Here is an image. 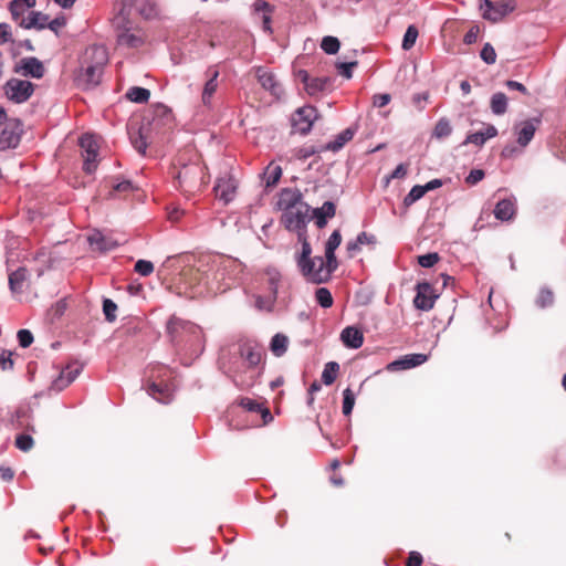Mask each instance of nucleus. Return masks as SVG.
Instances as JSON below:
<instances>
[{"label":"nucleus","instance_id":"4c0bfd02","mask_svg":"<svg viewBox=\"0 0 566 566\" xmlns=\"http://www.w3.org/2000/svg\"><path fill=\"white\" fill-rule=\"evenodd\" d=\"M554 302H555V296H554L553 291L547 286L541 287L538 291V294L535 298L536 307L544 310V308L553 306Z\"/></svg>","mask_w":566,"mask_h":566},{"label":"nucleus","instance_id":"412c9836","mask_svg":"<svg viewBox=\"0 0 566 566\" xmlns=\"http://www.w3.org/2000/svg\"><path fill=\"white\" fill-rule=\"evenodd\" d=\"M493 214L496 220L502 222L513 220L516 214V198L512 195L497 201L493 209Z\"/></svg>","mask_w":566,"mask_h":566},{"label":"nucleus","instance_id":"c85d7f7f","mask_svg":"<svg viewBox=\"0 0 566 566\" xmlns=\"http://www.w3.org/2000/svg\"><path fill=\"white\" fill-rule=\"evenodd\" d=\"M235 189H237V182L231 177L218 178L216 186H214L217 196L224 202H229L232 200Z\"/></svg>","mask_w":566,"mask_h":566},{"label":"nucleus","instance_id":"603ef678","mask_svg":"<svg viewBox=\"0 0 566 566\" xmlns=\"http://www.w3.org/2000/svg\"><path fill=\"white\" fill-rule=\"evenodd\" d=\"M135 189L134 184L129 179H123L113 185L112 190L108 193L109 198H115L116 192H129Z\"/></svg>","mask_w":566,"mask_h":566},{"label":"nucleus","instance_id":"5701e85b","mask_svg":"<svg viewBox=\"0 0 566 566\" xmlns=\"http://www.w3.org/2000/svg\"><path fill=\"white\" fill-rule=\"evenodd\" d=\"M83 61L84 63L93 64L104 70V66L108 62V53L106 48L102 44H93L88 46L85 51Z\"/></svg>","mask_w":566,"mask_h":566},{"label":"nucleus","instance_id":"20e7f679","mask_svg":"<svg viewBox=\"0 0 566 566\" xmlns=\"http://www.w3.org/2000/svg\"><path fill=\"white\" fill-rule=\"evenodd\" d=\"M35 85L28 81L11 77L3 85L6 97L14 104L25 103L34 93Z\"/></svg>","mask_w":566,"mask_h":566},{"label":"nucleus","instance_id":"a211bd4d","mask_svg":"<svg viewBox=\"0 0 566 566\" xmlns=\"http://www.w3.org/2000/svg\"><path fill=\"white\" fill-rule=\"evenodd\" d=\"M303 201V195L297 188H283L280 191L279 200L276 206L283 212L293 210V208L301 207Z\"/></svg>","mask_w":566,"mask_h":566},{"label":"nucleus","instance_id":"13d9d810","mask_svg":"<svg viewBox=\"0 0 566 566\" xmlns=\"http://www.w3.org/2000/svg\"><path fill=\"white\" fill-rule=\"evenodd\" d=\"M18 344L22 348H28L34 340L33 334L30 329L21 328L17 333Z\"/></svg>","mask_w":566,"mask_h":566},{"label":"nucleus","instance_id":"7c9ffc66","mask_svg":"<svg viewBox=\"0 0 566 566\" xmlns=\"http://www.w3.org/2000/svg\"><path fill=\"white\" fill-rule=\"evenodd\" d=\"M289 345V337L285 334L276 333L272 336L270 342V350L275 357H282Z\"/></svg>","mask_w":566,"mask_h":566},{"label":"nucleus","instance_id":"5fc2aeb1","mask_svg":"<svg viewBox=\"0 0 566 566\" xmlns=\"http://www.w3.org/2000/svg\"><path fill=\"white\" fill-rule=\"evenodd\" d=\"M480 57L485 64H494L496 61V52L493 45L489 42L484 43L480 51Z\"/></svg>","mask_w":566,"mask_h":566},{"label":"nucleus","instance_id":"a19ab883","mask_svg":"<svg viewBox=\"0 0 566 566\" xmlns=\"http://www.w3.org/2000/svg\"><path fill=\"white\" fill-rule=\"evenodd\" d=\"M418 35H419L418 28L415 24L408 25L405 31L402 42H401L402 50L409 51L410 49H412L416 44Z\"/></svg>","mask_w":566,"mask_h":566},{"label":"nucleus","instance_id":"c03bdc74","mask_svg":"<svg viewBox=\"0 0 566 566\" xmlns=\"http://www.w3.org/2000/svg\"><path fill=\"white\" fill-rule=\"evenodd\" d=\"M315 301L323 308H329L333 306L334 303L333 295L327 287L316 289Z\"/></svg>","mask_w":566,"mask_h":566},{"label":"nucleus","instance_id":"37998d69","mask_svg":"<svg viewBox=\"0 0 566 566\" xmlns=\"http://www.w3.org/2000/svg\"><path fill=\"white\" fill-rule=\"evenodd\" d=\"M426 195V189L422 185H415L409 192L403 197L402 203L405 207H410Z\"/></svg>","mask_w":566,"mask_h":566},{"label":"nucleus","instance_id":"dca6fc26","mask_svg":"<svg viewBox=\"0 0 566 566\" xmlns=\"http://www.w3.org/2000/svg\"><path fill=\"white\" fill-rule=\"evenodd\" d=\"M255 75L259 84L268 92L271 93L276 98H280L284 94V90L282 85L276 80L275 75L269 71H266L263 66H258L255 70Z\"/></svg>","mask_w":566,"mask_h":566},{"label":"nucleus","instance_id":"680f3d73","mask_svg":"<svg viewBox=\"0 0 566 566\" xmlns=\"http://www.w3.org/2000/svg\"><path fill=\"white\" fill-rule=\"evenodd\" d=\"M485 177V171L481 168L471 169L468 176L465 177V182L470 186H475L480 181H482Z\"/></svg>","mask_w":566,"mask_h":566},{"label":"nucleus","instance_id":"f257e3e1","mask_svg":"<svg viewBox=\"0 0 566 566\" xmlns=\"http://www.w3.org/2000/svg\"><path fill=\"white\" fill-rule=\"evenodd\" d=\"M166 333L171 346L178 352H190L198 358L203 352V335L201 328L176 315H171L166 323Z\"/></svg>","mask_w":566,"mask_h":566},{"label":"nucleus","instance_id":"423d86ee","mask_svg":"<svg viewBox=\"0 0 566 566\" xmlns=\"http://www.w3.org/2000/svg\"><path fill=\"white\" fill-rule=\"evenodd\" d=\"M479 9L482 12L483 19L491 22H499L513 12L515 6L506 1L493 2L491 0H480Z\"/></svg>","mask_w":566,"mask_h":566},{"label":"nucleus","instance_id":"ddd939ff","mask_svg":"<svg viewBox=\"0 0 566 566\" xmlns=\"http://www.w3.org/2000/svg\"><path fill=\"white\" fill-rule=\"evenodd\" d=\"M103 69H99L93 64L82 62V66L76 74L75 81L78 86L85 90L94 88L101 83Z\"/></svg>","mask_w":566,"mask_h":566},{"label":"nucleus","instance_id":"f3484780","mask_svg":"<svg viewBox=\"0 0 566 566\" xmlns=\"http://www.w3.org/2000/svg\"><path fill=\"white\" fill-rule=\"evenodd\" d=\"M13 126H6L0 133V150L17 148L21 140L20 119L13 120Z\"/></svg>","mask_w":566,"mask_h":566},{"label":"nucleus","instance_id":"69168bd1","mask_svg":"<svg viewBox=\"0 0 566 566\" xmlns=\"http://www.w3.org/2000/svg\"><path fill=\"white\" fill-rule=\"evenodd\" d=\"M239 405L244 408L245 410L250 411V412H259V410H261V407L263 406L262 403L258 402L256 400L254 399H251V398H248V397H242L239 401Z\"/></svg>","mask_w":566,"mask_h":566},{"label":"nucleus","instance_id":"49530a36","mask_svg":"<svg viewBox=\"0 0 566 566\" xmlns=\"http://www.w3.org/2000/svg\"><path fill=\"white\" fill-rule=\"evenodd\" d=\"M282 177L281 166H269L264 172L265 186L268 188L276 186Z\"/></svg>","mask_w":566,"mask_h":566},{"label":"nucleus","instance_id":"4be33fe9","mask_svg":"<svg viewBox=\"0 0 566 566\" xmlns=\"http://www.w3.org/2000/svg\"><path fill=\"white\" fill-rule=\"evenodd\" d=\"M339 339L346 348L358 349L364 344V334L359 327L349 325L343 328Z\"/></svg>","mask_w":566,"mask_h":566},{"label":"nucleus","instance_id":"473e14b6","mask_svg":"<svg viewBox=\"0 0 566 566\" xmlns=\"http://www.w3.org/2000/svg\"><path fill=\"white\" fill-rule=\"evenodd\" d=\"M27 273L28 270L24 266H20L9 274V289L11 292L18 293L22 291Z\"/></svg>","mask_w":566,"mask_h":566},{"label":"nucleus","instance_id":"864d4df0","mask_svg":"<svg viewBox=\"0 0 566 566\" xmlns=\"http://www.w3.org/2000/svg\"><path fill=\"white\" fill-rule=\"evenodd\" d=\"M15 447L23 451V452H28L30 451L32 448H33V444H34V440L33 438L28 434V433H20L15 437V442H14Z\"/></svg>","mask_w":566,"mask_h":566},{"label":"nucleus","instance_id":"9b49d317","mask_svg":"<svg viewBox=\"0 0 566 566\" xmlns=\"http://www.w3.org/2000/svg\"><path fill=\"white\" fill-rule=\"evenodd\" d=\"M313 248L311 242L301 243V250L295 252L294 261L298 272L308 281L313 266L316 264V256H312Z\"/></svg>","mask_w":566,"mask_h":566},{"label":"nucleus","instance_id":"aec40b11","mask_svg":"<svg viewBox=\"0 0 566 566\" xmlns=\"http://www.w3.org/2000/svg\"><path fill=\"white\" fill-rule=\"evenodd\" d=\"M311 220L313 219L317 228L323 229L327 226L329 219L336 214V205L327 200L321 207L312 208L310 211Z\"/></svg>","mask_w":566,"mask_h":566},{"label":"nucleus","instance_id":"393cba45","mask_svg":"<svg viewBox=\"0 0 566 566\" xmlns=\"http://www.w3.org/2000/svg\"><path fill=\"white\" fill-rule=\"evenodd\" d=\"M146 390L159 403L169 405L174 400V392L167 384L151 381Z\"/></svg>","mask_w":566,"mask_h":566},{"label":"nucleus","instance_id":"7ed1b4c3","mask_svg":"<svg viewBox=\"0 0 566 566\" xmlns=\"http://www.w3.org/2000/svg\"><path fill=\"white\" fill-rule=\"evenodd\" d=\"M316 264L313 266L308 281L312 284H324L332 280L334 272L338 269L336 252L324 251V256L316 255Z\"/></svg>","mask_w":566,"mask_h":566},{"label":"nucleus","instance_id":"338daca9","mask_svg":"<svg viewBox=\"0 0 566 566\" xmlns=\"http://www.w3.org/2000/svg\"><path fill=\"white\" fill-rule=\"evenodd\" d=\"M12 352L2 349L0 354V368L2 370H12L14 366V361L11 358Z\"/></svg>","mask_w":566,"mask_h":566},{"label":"nucleus","instance_id":"79ce46f5","mask_svg":"<svg viewBox=\"0 0 566 566\" xmlns=\"http://www.w3.org/2000/svg\"><path fill=\"white\" fill-rule=\"evenodd\" d=\"M321 49L328 55L336 54L340 49V41L333 35H325L321 41Z\"/></svg>","mask_w":566,"mask_h":566},{"label":"nucleus","instance_id":"6ab92c4d","mask_svg":"<svg viewBox=\"0 0 566 566\" xmlns=\"http://www.w3.org/2000/svg\"><path fill=\"white\" fill-rule=\"evenodd\" d=\"M82 370V364H78L74 368L72 365H67L66 368L63 369L55 379H53L50 389L56 392L62 391L80 376Z\"/></svg>","mask_w":566,"mask_h":566},{"label":"nucleus","instance_id":"3c124183","mask_svg":"<svg viewBox=\"0 0 566 566\" xmlns=\"http://www.w3.org/2000/svg\"><path fill=\"white\" fill-rule=\"evenodd\" d=\"M440 260L438 252H428L417 256V262L421 268L430 269L434 266Z\"/></svg>","mask_w":566,"mask_h":566},{"label":"nucleus","instance_id":"09e8293b","mask_svg":"<svg viewBox=\"0 0 566 566\" xmlns=\"http://www.w3.org/2000/svg\"><path fill=\"white\" fill-rule=\"evenodd\" d=\"M102 308L105 319L108 323H113L116 319L117 304L113 300L104 297Z\"/></svg>","mask_w":566,"mask_h":566},{"label":"nucleus","instance_id":"1a4fd4ad","mask_svg":"<svg viewBox=\"0 0 566 566\" xmlns=\"http://www.w3.org/2000/svg\"><path fill=\"white\" fill-rule=\"evenodd\" d=\"M317 117V111L313 106L298 107L291 117L292 127L301 135H307Z\"/></svg>","mask_w":566,"mask_h":566},{"label":"nucleus","instance_id":"39448f33","mask_svg":"<svg viewBox=\"0 0 566 566\" xmlns=\"http://www.w3.org/2000/svg\"><path fill=\"white\" fill-rule=\"evenodd\" d=\"M82 149L83 170L91 175L97 168L98 144L92 135L85 134L78 140Z\"/></svg>","mask_w":566,"mask_h":566},{"label":"nucleus","instance_id":"c756f323","mask_svg":"<svg viewBox=\"0 0 566 566\" xmlns=\"http://www.w3.org/2000/svg\"><path fill=\"white\" fill-rule=\"evenodd\" d=\"M377 239L374 234L365 231L357 234L355 240H350L346 243V250L349 256H353L356 252L360 251L363 244H375Z\"/></svg>","mask_w":566,"mask_h":566},{"label":"nucleus","instance_id":"2f4dec72","mask_svg":"<svg viewBox=\"0 0 566 566\" xmlns=\"http://www.w3.org/2000/svg\"><path fill=\"white\" fill-rule=\"evenodd\" d=\"M509 105L507 96L502 92H496L492 94L490 99V108L491 112L496 115L501 116L506 113Z\"/></svg>","mask_w":566,"mask_h":566},{"label":"nucleus","instance_id":"6e6d98bb","mask_svg":"<svg viewBox=\"0 0 566 566\" xmlns=\"http://www.w3.org/2000/svg\"><path fill=\"white\" fill-rule=\"evenodd\" d=\"M342 243V234L339 230H334L331 235L328 237L327 241L324 245V251H332L336 252L338 247Z\"/></svg>","mask_w":566,"mask_h":566},{"label":"nucleus","instance_id":"f704fd0d","mask_svg":"<svg viewBox=\"0 0 566 566\" xmlns=\"http://www.w3.org/2000/svg\"><path fill=\"white\" fill-rule=\"evenodd\" d=\"M239 355L248 361L249 367L258 366L262 359V352L250 345H241Z\"/></svg>","mask_w":566,"mask_h":566},{"label":"nucleus","instance_id":"bb28decb","mask_svg":"<svg viewBox=\"0 0 566 566\" xmlns=\"http://www.w3.org/2000/svg\"><path fill=\"white\" fill-rule=\"evenodd\" d=\"M49 15L41 11H31L27 18H22L19 21V27L25 30H44L46 29V21Z\"/></svg>","mask_w":566,"mask_h":566},{"label":"nucleus","instance_id":"c9c22d12","mask_svg":"<svg viewBox=\"0 0 566 566\" xmlns=\"http://www.w3.org/2000/svg\"><path fill=\"white\" fill-rule=\"evenodd\" d=\"M126 98L136 104L147 103L150 98V91L142 86H132L125 94Z\"/></svg>","mask_w":566,"mask_h":566},{"label":"nucleus","instance_id":"774afa93","mask_svg":"<svg viewBox=\"0 0 566 566\" xmlns=\"http://www.w3.org/2000/svg\"><path fill=\"white\" fill-rule=\"evenodd\" d=\"M321 151H322L321 148H317L315 146H303L297 149L296 157L300 160H306L307 158H310Z\"/></svg>","mask_w":566,"mask_h":566},{"label":"nucleus","instance_id":"0e129e2a","mask_svg":"<svg viewBox=\"0 0 566 566\" xmlns=\"http://www.w3.org/2000/svg\"><path fill=\"white\" fill-rule=\"evenodd\" d=\"M8 10L11 14V18L13 21H15L19 24V21L24 18L23 14L25 12V8L22 6H19L17 2L10 1L8 3Z\"/></svg>","mask_w":566,"mask_h":566},{"label":"nucleus","instance_id":"052dcab7","mask_svg":"<svg viewBox=\"0 0 566 566\" xmlns=\"http://www.w3.org/2000/svg\"><path fill=\"white\" fill-rule=\"evenodd\" d=\"M485 143H486V139H485L482 130H478L474 133H469L461 145L465 146L468 144H473L478 147H482Z\"/></svg>","mask_w":566,"mask_h":566},{"label":"nucleus","instance_id":"a18cd8bd","mask_svg":"<svg viewBox=\"0 0 566 566\" xmlns=\"http://www.w3.org/2000/svg\"><path fill=\"white\" fill-rule=\"evenodd\" d=\"M356 397L354 391L347 387L343 390V406L342 411L345 417L352 415L353 409L355 407Z\"/></svg>","mask_w":566,"mask_h":566},{"label":"nucleus","instance_id":"e433bc0d","mask_svg":"<svg viewBox=\"0 0 566 566\" xmlns=\"http://www.w3.org/2000/svg\"><path fill=\"white\" fill-rule=\"evenodd\" d=\"M232 265H233V262L232 261H228V264H223L222 266H219L218 270L214 273V277L213 279L217 282H223V286H218V289L223 291V292L227 291L228 289H230L231 285L233 284V281H232V279L229 275L230 268Z\"/></svg>","mask_w":566,"mask_h":566},{"label":"nucleus","instance_id":"58836bf2","mask_svg":"<svg viewBox=\"0 0 566 566\" xmlns=\"http://www.w3.org/2000/svg\"><path fill=\"white\" fill-rule=\"evenodd\" d=\"M339 371V364L337 361H328L325 364L324 369L322 371V382L325 386H331L335 382L337 375Z\"/></svg>","mask_w":566,"mask_h":566},{"label":"nucleus","instance_id":"de8ad7c7","mask_svg":"<svg viewBox=\"0 0 566 566\" xmlns=\"http://www.w3.org/2000/svg\"><path fill=\"white\" fill-rule=\"evenodd\" d=\"M358 65V61L352 60V61H338L335 64V67L337 72L345 77L346 80H350L353 77V70Z\"/></svg>","mask_w":566,"mask_h":566},{"label":"nucleus","instance_id":"6e6552de","mask_svg":"<svg viewBox=\"0 0 566 566\" xmlns=\"http://www.w3.org/2000/svg\"><path fill=\"white\" fill-rule=\"evenodd\" d=\"M311 206L308 203H301L295 210H289L282 213L281 223L287 231L307 226L311 221L310 217Z\"/></svg>","mask_w":566,"mask_h":566},{"label":"nucleus","instance_id":"cd10ccee","mask_svg":"<svg viewBox=\"0 0 566 566\" xmlns=\"http://www.w3.org/2000/svg\"><path fill=\"white\" fill-rule=\"evenodd\" d=\"M219 71L214 67H209L207 71L208 80L206 81L202 90L201 99L203 105L211 104V98L218 88Z\"/></svg>","mask_w":566,"mask_h":566},{"label":"nucleus","instance_id":"8fccbe9b","mask_svg":"<svg viewBox=\"0 0 566 566\" xmlns=\"http://www.w3.org/2000/svg\"><path fill=\"white\" fill-rule=\"evenodd\" d=\"M266 274L269 275L268 284H269L270 293L273 296V298H276L281 274L276 269H273V268L268 269Z\"/></svg>","mask_w":566,"mask_h":566},{"label":"nucleus","instance_id":"4d7b16f0","mask_svg":"<svg viewBox=\"0 0 566 566\" xmlns=\"http://www.w3.org/2000/svg\"><path fill=\"white\" fill-rule=\"evenodd\" d=\"M134 270L142 276H148L154 272V264L151 261L139 259L136 261Z\"/></svg>","mask_w":566,"mask_h":566},{"label":"nucleus","instance_id":"a878e982","mask_svg":"<svg viewBox=\"0 0 566 566\" xmlns=\"http://www.w3.org/2000/svg\"><path fill=\"white\" fill-rule=\"evenodd\" d=\"M90 245L99 252H109L116 249L117 242L105 237L99 230H95L87 237Z\"/></svg>","mask_w":566,"mask_h":566},{"label":"nucleus","instance_id":"0eeeda50","mask_svg":"<svg viewBox=\"0 0 566 566\" xmlns=\"http://www.w3.org/2000/svg\"><path fill=\"white\" fill-rule=\"evenodd\" d=\"M132 25L130 19L119 21L118 15L113 18V27L117 32V43L129 49H137L143 44V39L130 32Z\"/></svg>","mask_w":566,"mask_h":566},{"label":"nucleus","instance_id":"f03ea898","mask_svg":"<svg viewBox=\"0 0 566 566\" xmlns=\"http://www.w3.org/2000/svg\"><path fill=\"white\" fill-rule=\"evenodd\" d=\"M116 14L119 21L130 19L133 12L145 20H153L159 17V8L156 0H116Z\"/></svg>","mask_w":566,"mask_h":566},{"label":"nucleus","instance_id":"f8f14e48","mask_svg":"<svg viewBox=\"0 0 566 566\" xmlns=\"http://www.w3.org/2000/svg\"><path fill=\"white\" fill-rule=\"evenodd\" d=\"M541 124H542V117L535 116V117H531L525 120H522L518 124L514 125L516 143L521 147H526L534 138V135Z\"/></svg>","mask_w":566,"mask_h":566},{"label":"nucleus","instance_id":"bf43d9fd","mask_svg":"<svg viewBox=\"0 0 566 566\" xmlns=\"http://www.w3.org/2000/svg\"><path fill=\"white\" fill-rule=\"evenodd\" d=\"M275 301L276 298H273L272 295H270L269 297L258 295L255 297V307L260 311L272 312L274 308Z\"/></svg>","mask_w":566,"mask_h":566},{"label":"nucleus","instance_id":"b1692460","mask_svg":"<svg viewBox=\"0 0 566 566\" xmlns=\"http://www.w3.org/2000/svg\"><path fill=\"white\" fill-rule=\"evenodd\" d=\"M357 133V125L349 126L335 136V138L321 147V150L339 151Z\"/></svg>","mask_w":566,"mask_h":566},{"label":"nucleus","instance_id":"e2e57ef3","mask_svg":"<svg viewBox=\"0 0 566 566\" xmlns=\"http://www.w3.org/2000/svg\"><path fill=\"white\" fill-rule=\"evenodd\" d=\"M130 142L134 148L140 154L145 155L147 149V142L140 130H138L136 136H130Z\"/></svg>","mask_w":566,"mask_h":566},{"label":"nucleus","instance_id":"2eb2a0df","mask_svg":"<svg viewBox=\"0 0 566 566\" xmlns=\"http://www.w3.org/2000/svg\"><path fill=\"white\" fill-rule=\"evenodd\" d=\"M428 359H429L428 354H422V353L406 354V355H402V356L398 357L397 359L390 361L387 365L386 369L388 371L407 370V369H411V368H415V367H418V366L424 364Z\"/></svg>","mask_w":566,"mask_h":566},{"label":"nucleus","instance_id":"4468645a","mask_svg":"<svg viewBox=\"0 0 566 566\" xmlns=\"http://www.w3.org/2000/svg\"><path fill=\"white\" fill-rule=\"evenodd\" d=\"M13 72L21 74L24 77L42 78L45 74V69L41 60L35 56H28L20 60L14 65Z\"/></svg>","mask_w":566,"mask_h":566},{"label":"nucleus","instance_id":"ea45409f","mask_svg":"<svg viewBox=\"0 0 566 566\" xmlns=\"http://www.w3.org/2000/svg\"><path fill=\"white\" fill-rule=\"evenodd\" d=\"M331 84L332 80L327 76L312 77L305 91L310 95H317L325 91Z\"/></svg>","mask_w":566,"mask_h":566},{"label":"nucleus","instance_id":"9d476101","mask_svg":"<svg viewBox=\"0 0 566 566\" xmlns=\"http://www.w3.org/2000/svg\"><path fill=\"white\" fill-rule=\"evenodd\" d=\"M415 290V307L423 312L430 311L433 307L436 300L438 298V294L434 293L431 284L426 280L419 281L416 284Z\"/></svg>","mask_w":566,"mask_h":566},{"label":"nucleus","instance_id":"72a5a7b5","mask_svg":"<svg viewBox=\"0 0 566 566\" xmlns=\"http://www.w3.org/2000/svg\"><path fill=\"white\" fill-rule=\"evenodd\" d=\"M452 125L449 118L441 117L436 123L432 133L431 138H436L438 140L444 139L449 137L452 134Z\"/></svg>","mask_w":566,"mask_h":566}]
</instances>
